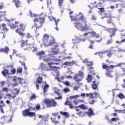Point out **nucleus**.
<instances>
[{
	"label": "nucleus",
	"mask_w": 125,
	"mask_h": 125,
	"mask_svg": "<svg viewBox=\"0 0 125 125\" xmlns=\"http://www.w3.org/2000/svg\"><path fill=\"white\" fill-rule=\"evenodd\" d=\"M70 18H71V21H82V22H74L75 27L78 30H80V31L90 30V26L87 24L86 18L84 17L82 13H80L78 15H76L73 17L70 16Z\"/></svg>",
	"instance_id": "nucleus-1"
},
{
	"label": "nucleus",
	"mask_w": 125,
	"mask_h": 125,
	"mask_svg": "<svg viewBox=\"0 0 125 125\" xmlns=\"http://www.w3.org/2000/svg\"><path fill=\"white\" fill-rule=\"evenodd\" d=\"M30 14L29 16L30 17L34 18V26L32 27V29H35L36 28V30H38L39 28H41L42 25L44 23V17H45V14L42 13L40 15H37L35 14H32V12H30Z\"/></svg>",
	"instance_id": "nucleus-2"
},
{
	"label": "nucleus",
	"mask_w": 125,
	"mask_h": 125,
	"mask_svg": "<svg viewBox=\"0 0 125 125\" xmlns=\"http://www.w3.org/2000/svg\"><path fill=\"white\" fill-rule=\"evenodd\" d=\"M37 55L38 56H39V59L41 60L42 59L43 61H44V62H49V61H51L52 60V59H50L49 58H44V56H45V53L43 51H40L37 53ZM62 56H59V58L60 59H53L54 61H58V62L61 61V60H62L63 59H66V58H71V57H65V55L66 54L65 53H62Z\"/></svg>",
	"instance_id": "nucleus-3"
},
{
	"label": "nucleus",
	"mask_w": 125,
	"mask_h": 125,
	"mask_svg": "<svg viewBox=\"0 0 125 125\" xmlns=\"http://www.w3.org/2000/svg\"><path fill=\"white\" fill-rule=\"evenodd\" d=\"M10 27H11V29H16V33L19 34L20 36H22L24 37L25 34L23 33L25 30V26L22 24H21L18 22H16L15 24H12Z\"/></svg>",
	"instance_id": "nucleus-4"
},
{
	"label": "nucleus",
	"mask_w": 125,
	"mask_h": 125,
	"mask_svg": "<svg viewBox=\"0 0 125 125\" xmlns=\"http://www.w3.org/2000/svg\"><path fill=\"white\" fill-rule=\"evenodd\" d=\"M42 41L45 46H52L55 43L54 38L51 36H48L47 34H44Z\"/></svg>",
	"instance_id": "nucleus-5"
},
{
	"label": "nucleus",
	"mask_w": 125,
	"mask_h": 125,
	"mask_svg": "<svg viewBox=\"0 0 125 125\" xmlns=\"http://www.w3.org/2000/svg\"><path fill=\"white\" fill-rule=\"evenodd\" d=\"M21 47L22 48H23V49H24V50L26 49H32L33 52H35L36 51H37V50H38V49L37 48V47H35V46H30V45H27L26 44V42H25V41H21Z\"/></svg>",
	"instance_id": "nucleus-6"
},
{
	"label": "nucleus",
	"mask_w": 125,
	"mask_h": 125,
	"mask_svg": "<svg viewBox=\"0 0 125 125\" xmlns=\"http://www.w3.org/2000/svg\"><path fill=\"white\" fill-rule=\"evenodd\" d=\"M42 102L45 103L47 107H52V106L53 107H55V106H57V103L54 100L45 99L43 100Z\"/></svg>",
	"instance_id": "nucleus-7"
},
{
	"label": "nucleus",
	"mask_w": 125,
	"mask_h": 125,
	"mask_svg": "<svg viewBox=\"0 0 125 125\" xmlns=\"http://www.w3.org/2000/svg\"><path fill=\"white\" fill-rule=\"evenodd\" d=\"M85 36H87L86 38L87 39H88V40H89V38L88 37H90V36L91 37L96 38V39H98L99 38V35L96 34V33H95V32L94 31L86 33L84 34V35L83 36V37L84 38Z\"/></svg>",
	"instance_id": "nucleus-8"
},
{
	"label": "nucleus",
	"mask_w": 125,
	"mask_h": 125,
	"mask_svg": "<svg viewBox=\"0 0 125 125\" xmlns=\"http://www.w3.org/2000/svg\"><path fill=\"white\" fill-rule=\"evenodd\" d=\"M83 72L80 71L78 74L74 75V79L76 82H81L83 80Z\"/></svg>",
	"instance_id": "nucleus-9"
},
{
	"label": "nucleus",
	"mask_w": 125,
	"mask_h": 125,
	"mask_svg": "<svg viewBox=\"0 0 125 125\" xmlns=\"http://www.w3.org/2000/svg\"><path fill=\"white\" fill-rule=\"evenodd\" d=\"M125 63H120L119 64L116 65L115 66L110 65L108 66L106 64H103V69H105L106 70H109V69H113L114 67H122V65H125Z\"/></svg>",
	"instance_id": "nucleus-10"
},
{
	"label": "nucleus",
	"mask_w": 125,
	"mask_h": 125,
	"mask_svg": "<svg viewBox=\"0 0 125 125\" xmlns=\"http://www.w3.org/2000/svg\"><path fill=\"white\" fill-rule=\"evenodd\" d=\"M86 96L87 97H89L90 99H93V98H97L99 97V94L97 92L91 93H89V94L86 93Z\"/></svg>",
	"instance_id": "nucleus-11"
},
{
	"label": "nucleus",
	"mask_w": 125,
	"mask_h": 125,
	"mask_svg": "<svg viewBox=\"0 0 125 125\" xmlns=\"http://www.w3.org/2000/svg\"><path fill=\"white\" fill-rule=\"evenodd\" d=\"M101 6H102V3L101 2H99L98 3L97 5H96L95 7L98 8V9L99 10V13L101 15H102V14L104 13L105 11L104 10V8H99V7H101Z\"/></svg>",
	"instance_id": "nucleus-12"
},
{
	"label": "nucleus",
	"mask_w": 125,
	"mask_h": 125,
	"mask_svg": "<svg viewBox=\"0 0 125 125\" xmlns=\"http://www.w3.org/2000/svg\"><path fill=\"white\" fill-rule=\"evenodd\" d=\"M55 73H56V74L54 73V71L53 72V76H56V79H58V82H62V80H64V77H63V76H61L60 77V79H59V71H58V70L57 71L55 72Z\"/></svg>",
	"instance_id": "nucleus-13"
},
{
	"label": "nucleus",
	"mask_w": 125,
	"mask_h": 125,
	"mask_svg": "<svg viewBox=\"0 0 125 125\" xmlns=\"http://www.w3.org/2000/svg\"><path fill=\"white\" fill-rule=\"evenodd\" d=\"M50 52H52L53 54H54V55H57V54H58V53H59L60 52L59 49H56L55 48H51L50 50L49 51V53Z\"/></svg>",
	"instance_id": "nucleus-14"
},
{
	"label": "nucleus",
	"mask_w": 125,
	"mask_h": 125,
	"mask_svg": "<svg viewBox=\"0 0 125 125\" xmlns=\"http://www.w3.org/2000/svg\"><path fill=\"white\" fill-rule=\"evenodd\" d=\"M117 31V28H110L108 30L109 33L111 34L110 35V38H112V37H114L115 36V33H116V31Z\"/></svg>",
	"instance_id": "nucleus-15"
},
{
	"label": "nucleus",
	"mask_w": 125,
	"mask_h": 125,
	"mask_svg": "<svg viewBox=\"0 0 125 125\" xmlns=\"http://www.w3.org/2000/svg\"><path fill=\"white\" fill-rule=\"evenodd\" d=\"M1 122L2 123H10L12 122V119H10L8 121V118L6 116H3L1 118Z\"/></svg>",
	"instance_id": "nucleus-16"
},
{
	"label": "nucleus",
	"mask_w": 125,
	"mask_h": 125,
	"mask_svg": "<svg viewBox=\"0 0 125 125\" xmlns=\"http://www.w3.org/2000/svg\"><path fill=\"white\" fill-rule=\"evenodd\" d=\"M73 43H79L81 41L82 42H84L85 39L80 40L78 37H76L74 39L72 40Z\"/></svg>",
	"instance_id": "nucleus-17"
},
{
	"label": "nucleus",
	"mask_w": 125,
	"mask_h": 125,
	"mask_svg": "<svg viewBox=\"0 0 125 125\" xmlns=\"http://www.w3.org/2000/svg\"><path fill=\"white\" fill-rule=\"evenodd\" d=\"M49 19H50V21H54L56 23V26L58 25V22L60 21V19L56 20L55 18H53V17H49Z\"/></svg>",
	"instance_id": "nucleus-18"
},
{
	"label": "nucleus",
	"mask_w": 125,
	"mask_h": 125,
	"mask_svg": "<svg viewBox=\"0 0 125 125\" xmlns=\"http://www.w3.org/2000/svg\"><path fill=\"white\" fill-rule=\"evenodd\" d=\"M85 113L88 115V117L90 118L91 116H93L94 114L93 113V110L92 108L89 109V112H86Z\"/></svg>",
	"instance_id": "nucleus-19"
},
{
	"label": "nucleus",
	"mask_w": 125,
	"mask_h": 125,
	"mask_svg": "<svg viewBox=\"0 0 125 125\" xmlns=\"http://www.w3.org/2000/svg\"><path fill=\"white\" fill-rule=\"evenodd\" d=\"M2 75H3V76L6 78H9L8 77V70H7V69H5L2 71Z\"/></svg>",
	"instance_id": "nucleus-20"
},
{
	"label": "nucleus",
	"mask_w": 125,
	"mask_h": 125,
	"mask_svg": "<svg viewBox=\"0 0 125 125\" xmlns=\"http://www.w3.org/2000/svg\"><path fill=\"white\" fill-rule=\"evenodd\" d=\"M9 49L7 47H5V48L0 49V52H4L5 53H8Z\"/></svg>",
	"instance_id": "nucleus-21"
},
{
	"label": "nucleus",
	"mask_w": 125,
	"mask_h": 125,
	"mask_svg": "<svg viewBox=\"0 0 125 125\" xmlns=\"http://www.w3.org/2000/svg\"><path fill=\"white\" fill-rule=\"evenodd\" d=\"M1 27H2V31L4 32V33H7V31H8V30L7 29V28H6V25H5V24L4 23H3L2 24Z\"/></svg>",
	"instance_id": "nucleus-22"
},
{
	"label": "nucleus",
	"mask_w": 125,
	"mask_h": 125,
	"mask_svg": "<svg viewBox=\"0 0 125 125\" xmlns=\"http://www.w3.org/2000/svg\"><path fill=\"white\" fill-rule=\"evenodd\" d=\"M41 69L42 70H45V71H48V68H47V67H46V65L45 64H43V63L42 62L41 64Z\"/></svg>",
	"instance_id": "nucleus-23"
},
{
	"label": "nucleus",
	"mask_w": 125,
	"mask_h": 125,
	"mask_svg": "<svg viewBox=\"0 0 125 125\" xmlns=\"http://www.w3.org/2000/svg\"><path fill=\"white\" fill-rule=\"evenodd\" d=\"M13 1L15 2L16 7H20L21 3L19 0H13Z\"/></svg>",
	"instance_id": "nucleus-24"
},
{
	"label": "nucleus",
	"mask_w": 125,
	"mask_h": 125,
	"mask_svg": "<svg viewBox=\"0 0 125 125\" xmlns=\"http://www.w3.org/2000/svg\"><path fill=\"white\" fill-rule=\"evenodd\" d=\"M6 96L7 97L8 99H14L15 98V95H12L11 94H7Z\"/></svg>",
	"instance_id": "nucleus-25"
},
{
	"label": "nucleus",
	"mask_w": 125,
	"mask_h": 125,
	"mask_svg": "<svg viewBox=\"0 0 125 125\" xmlns=\"http://www.w3.org/2000/svg\"><path fill=\"white\" fill-rule=\"evenodd\" d=\"M20 91L18 89H14V90H12V94L14 95H15V97H16V95L19 93Z\"/></svg>",
	"instance_id": "nucleus-26"
},
{
	"label": "nucleus",
	"mask_w": 125,
	"mask_h": 125,
	"mask_svg": "<svg viewBox=\"0 0 125 125\" xmlns=\"http://www.w3.org/2000/svg\"><path fill=\"white\" fill-rule=\"evenodd\" d=\"M75 63V61H73L72 62H64V65L66 66H73V64Z\"/></svg>",
	"instance_id": "nucleus-27"
},
{
	"label": "nucleus",
	"mask_w": 125,
	"mask_h": 125,
	"mask_svg": "<svg viewBox=\"0 0 125 125\" xmlns=\"http://www.w3.org/2000/svg\"><path fill=\"white\" fill-rule=\"evenodd\" d=\"M83 102V100H82L81 99H78L77 100H75L74 102H73V103L75 105H78L80 103H82Z\"/></svg>",
	"instance_id": "nucleus-28"
},
{
	"label": "nucleus",
	"mask_w": 125,
	"mask_h": 125,
	"mask_svg": "<svg viewBox=\"0 0 125 125\" xmlns=\"http://www.w3.org/2000/svg\"><path fill=\"white\" fill-rule=\"evenodd\" d=\"M87 81L88 83H90L92 80H93V77L91 75H88L87 78Z\"/></svg>",
	"instance_id": "nucleus-29"
},
{
	"label": "nucleus",
	"mask_w": 125,
	"mask_h": 125,
	"mask_svg": "<svg viewBox=\"0 0 125 125\" xmlns=\"http://www.w3.org/2000/svg\"><path fill=\"white\" fill-rule=\"evenodd\" d=\"M29 113V110L26 109L22 111V116L23 117H26V116H28Z\"/></svg>",
	"instance_id": "nucleus-30"
},
{
	"label": "nucleus",
	"mask_w": 125,
	"mask_h": 125,
	"mask_svg": "<svg viewBox=\"0 0 125 125\" xmlns=\"http://www.w3.org/2000/svg\"><path fill=\"white\" fill-rule=\"evenodd\" d=\"M60 114L61 115H62V116H64L65 118H69V114H68V113L66 112H63V111H60Z\"/></svg>",
	"instance_id": "nucleus-31"
},
{
	"label": "nucleus",
	"mask_w": 125,
	"mask_h": 125,
	"mask_svg": "<svg viewBox=\"0 0 125 125\" xmlns=\"http://www.w3.org/2000/svg\"><path fill=\"white\" fill-rule=\"evenodd\" d=\"M49 87V85H48V84H46L44 86V88L43 89L44 93H45V92H46V91H47Z\"/></svg>",
	"instance_id": "nucleus-32"
},
{
	"label": "nucleus",
	"mask_w": 125,
	"mask_h": 125,
	"mask_svg": "<svg viewBox=\"0 0 125 125\" xmlns=\"http://www.w3.org/2000/svg\"><path fill=\"white\" fill-rule=\"evenodd\" d=\"M54 91L55 93L57 94L58 96L61 95H60V90L58 89L57 88H54Z\"/></svg>",
	"instance_id": "nucleus-33"
},
{
	"label": "nucleus",
	"mask_w": 125,
	"mask_h": 125,
	"mask_svg": "<svg viewBox=\"0 0 125 125\" xmlns=\"http://www.w3.org/2000/svg\"><path fill=\"white\" fill-rule=\"evenodd\" d=\"M21 81H22V78H17V77H15V78H14L13 79V82H19V83H21Z\"/></svg>",
	"instance_id": "nucleus-34"
},
{
	"label": "nucleus",
	"mask_w": 125,
	"mask_h": 125,
	"mask_svg": "<svg viewBox=\"0 0 125 125\" xmlns=\"http://www.w3.org/2000/svg\"><path fill=\"white\" fill-rule=\"evenodd\" d=\"M59 63H54L53 62H48L47 63V65H48L49 68H52V65H57Z\"/></svg>",
	"instance_id": "nucleus-35"
},
{
	"label": "nucleus",
	"mask_w": 125,
	"mask_h": 125,
	"mask_svg": "<svg viewBox=\"0 0 125 125\" xmlns=\"http://www.w3.org/2000/svg\"><path fill=\"white\" fill-rule=\"evenodd\" d=\"M83 63H87V66H91V65L93 64L92 62H88V61H87V59H85L84 61H83Z\"/></svg>",
	"instance_id": "nucleus-36"
},
{
	"label": "nucleus",
	"mask_w": 125,
	"mask_h": 125,
	"mask_svg": "<svg viewBox=\"0 0 125 125\" xmlns=\"http://www.w3.org/2000/svg\"><path fill=\"white\" fill-rule=\"evenodd\" d=\"M28 117H35L36 116V113L35 112H31L30 111H28Z\"/></svg>",
	"instance_id": "nucleus-37"
},
{
	"label": "nucleus",
	"mask_w": 125,
	"mask_h": 125,
	"mask_svg": "<svg viewBox=\"0 0 125 125\" xmlns=\"http://www.w3.org/2000/svg\"><path fill=\"white\" fill-rule=\"evenodd\" d=\"M58 5L59 7H61L62 6V4H63V2H64V0H58Z\"/></svg>",
	"instance_id": "nucleus-38"
},
{
	"label": "nucleus",
	"mask_w": 125,
	"mask_h": 125,
	"mask_svg": "<svg viewBox=\"0 0 125 125\" xmlns=\"http://www.w3.org/2000/svg\"><path fill=\"white\" fill-rule=\"evenodd\" d=\"M2 98V97H1V95H0V100ZM2 106H4V103H3V101H0V107H2Z\"/></svg>",
	"instance_id": "nucleus-39"
},
{
	"label": "nucleus",
	"mask_w": 125,
	"mask_h": 125,
	"mask_svg": "<svg viewBox=\"0 0 125 125\" xmlns=\"http://www.w3.org/2000/svg\"><path fill=\"white\" fill-rule=\"evenodd\" d=\"M80 97L81 96L80 95H76L72 96L70 97V98L77 99V98H80Z\"/></svg>",
	"instance_id": "nucleus-40"
},
{
	"label": "nucleus",
	"mask_w": 125,
	"mask_h": 125,
	"mask_svg": "<svg viewBox=\"0 0 125 125\" xmlns=\"http://www.w3.org/2000/svg\"><path fill=\"white\" fill-rule=\"evenodd\" d=\"M95 4H96V1H95L94 3H91L89 5H88V6L90 7V8L92 9L93 8V7H95Z\"/></svg>",
	"instance_id": "nucleus-41"
},
{
	"label": "nucleus",
	"mask_w": 125,
	"mask_h": 125,
	"mask_svg": "<svg viewBox=\"0 0 125 125\" xmlns=\"http://www.w3.org/2000/svg\"><path fill=\"white\" fill-rule=\"evenodd\" d=\"M105 76H106V77H108V78H113V75H112V74H111V73H110L109 72H106L105 74Z\"/></svg>",
	"instance_id": "nucleus-42"
},
{
	"label": "nucleus",
	"mask_w": 125,
	"mask_h": 125,
	"mask_svg": "<svg viewBox=\"0 0 125 125\" xmlns=\"http://www.w3.org/2000/svg\"><path fill=\"white\" fill-rule=\"evenodd\" d=\"M78 107L81 109H83L86 108V107H85V106L84 104L80 105Z\"/></svg>",
	"instance_id": "nucleus-43"
},
{
	"label": "nucleus",
	"mask_w": 125,
	"mask_h": 125,
	"mask_svg": "<svg viewBox=\"0 0 125 125\" xmlns=\"http://www.w3.org/2000/svg\"><path fill=\"white\" fill-rule=\"evenodd\" d=\"M42 78L39 77L37 80V83H42Z\"/></svg>",
	"instance_id": "nucleus-44"
},
{
	"label": "nucleus",
	"mask_w": 125,
	"mask_h": 125,
	"mask_svg": "<svg viewBox=\"0 0 125 125\" xmlns=\"http://www.w3.org/2000/svg\"><path fill=\"white\" fill-rule=\"evenodd\" d=\"M18 73L21 74L22 73V67H19L17 69Z\"/></svg>",
	"instance_id": "nucleus-45"
},
{
	"label": "nucleus",
	"mask_w": 125,
	"mask_h": 125,
	"mask_svg": "<svg viewBox=\"0 0 125 125\" xmlns=\"http://www.w3.org/2000/svg\"><path fill=\"white\" fill-rule=\"evenodd\" d=\"M30 99L31 100H32V99H36V94H32L30 97Z\"/></svg>",
	"instance_id": "nucleus-46"
},
{
	"label": "nucleus",
	"mask_w": 125,
	"mask_h": 125,
	"mask_svg": "<svg viewBox=\"0 0 125 125\" xmlns=\"http://www.w3.org/2000/svg\"><path fill=\"white\" fill-rule=\"evenodd\" d=\"M119 98H121V99L123 98H125V96H124V94H122V93H120L119 95Z\"/></svg>",
	"instance_id": "nucleus-47"
},
{
	"label": "nucleus",
	"mask_w": 125,
	"mask_h": 125,
	"mask_svg": "<svg viewBox=\"0 0 125 125\" xmlns=\"http://www.w3.org/2000/svg\"><path fill=\"white\" fill-rule=\"evenodd\" d=\"M51 119L53 124H55V125H57V124H58V121H55L54 119H53L52 118H51Z\"/></svg>",
	"instance_id": "nucleus-48"
},
{
	"label": "nucleus",
	"mask_w": 125,
	"mask_h": 125,
	"mask_svg": "<svg viewBox=\"0 0 125 125\" xmlns=\"http://www.w3.org/2000/svg\"><path fill=\"white\" fill-rule=\"evenodd\" d=\"M80 88V86H73V90H78Z\"/></svg>",
	"instance_id": "nucleus-49"
},
{
	"label": "nucleus",
	"mask_w": 125,
	"mask_h": 125,
	"mask_svg": "<svg viewBox=\"0 0 125 125\" xmlns=\"http://www.w3.org/2000/svg\"><path fill=\"white\" fill-rule=\"evenodd\" d=\"M26 37L27 39H30V38H32V35L30 33H27L26 35Z\"/></svg>",
	"instance_id": "nucleus-50"
},
{
	"label": "nucleus",
	"mask_w": 125,
	"mask_h": 125,
	"mask_svg": "<svg viewBox=\"0 0 125 125\" xmlns=\"http://www.w3.org/2000/svg\"><path fill=\"white\" fill-rule=\"evenodd\" d=\"M104 53H105V52H100V53H95V55H97L99 54V55L100 56L101 58V56L103 54H104Z\"/></svg>",
	"instance_id": "nucleus-51"
},
{
	"label": "nucleus",
	"mask_w": 125,
	"mask_h": 125,
	"mask_svg": "<svg viewBox=\"0 0 125 125\" xmlns=\"http://www.w3.org/2000/svg\"><path fill=\"white\" fill-rule=\"evenodd\" d=\"M13 54H15L16 56H19V57H20V54H17V51H16L15 50H13Z\"/></svg>",
	"instance_id": "nucleus-52"
},
{
	"label": "nucleus",
	"mask_w": 125,
	"mask_h": 125,
	"mask_svg": "<svg viewBox=\"0 0 125 125\" xmlns=\"http://www.w3.org/2000/svg\"><path fill=\"white\" fill-rule=\"evenodd\" d=\"M117 121H119V118H113L111 119V122H117Z\"/></svg>",
	"instance_id": "nucleus-53"
},
{
	"label": "nucleus",
	"mask_w": 125,
	"mask_h": 125,
	"mask_svg": "<svg viewBox=\"0 0 125 125\" xmlns=\"http://www.w3.org/2000/svg\"><path fill=\"white\" fill-rule=\"evenodd\" d=\"M72 102H69V101H66L65 102V105H71Z\"/></svg>",
	"instance_id": "nucleus-54"
},
{
	"label": "nucleus",
	"mask_w": 125,
	"mask_h": 125,
	"mask_svg": "<svg viewBox=\"0 0 125 125\" xmlns=\"http://www.w3.org/2000/svg\"><path fill=\"white\" fill-rule=\"evenodd\" d=\"M93 89H96L97 88V85L96 84H93L92 85Z\"/></svg>",
	"instance_id": "nucleus-55"
},
{
	"label": "nucleus",
	"mask_w": 125,
	"mask_h": 125,
	"mask_svg": "<svg viewBox=\"0 0 125 125\" xmlns=\"http://www.w3.org/2000/svg\"><path fill=\"white\" fill-rule=\"evenodd\" d=\"M63 91L65 92V93H67V92H70V89L68 88H64L63 89Z\"/></svg>",
	"instance_id": "nucleus-56"
},
{
	"label": "nucleus",
	"mask_w": 125,
	"mask_h": 125,
	"mask_svg": "<svg viewBox=\"0 0 125 125\" xmlns=\"http://www.w3.org/2000/svg\"><path fill=\"white\" fill-rule=\"evenodd\" d=\"M2 91H4L5 92H8V88L4 87L2 88Z\"/></svg>",
	"instance_id": "nucleus-57"
},
{
	"label": "nucleus",
	"mask_w": 125,
	"mask_h": 125,
	"mask_svg": "<svg viewBox=\"0 0 125 125\" xmlns=\"http://www.w3.org/2000/svg\"><path fill=\"white\" fill-rule=\"evenodd\" d=\"M125 42V39H123L122 41H116V43H121V42Z\"/></svg>",
	"instance_id": "nucleus-58"
},
{
	"label": "nucleus",
	"mask_w": 125,
	"mask_h": 125,
	"mask_svg": "<svg viewBox=\"0 0 125 125\" xmlns=\"http://www.w3.org/2000/svg\"><path fill=\"white\" fill-rule=\"evenodd\" d=\"M27 110H28V111H32L33 110H36V108L35 107H30L29 108V109H28Z\"/></svg>",
	"instance_id": "nucleus-59"
},
{
	"label": "nucleus",
	"mask_w": 125,
	"mask_h": 125,
	"mask_svg": "<svg viewBox=\"0 0 125 125\" xmlns=\"http://www.w3.org/2000/svg\"><path fill=\"white\" fill-rule=\"evenodd\" d=\"M64 84H65V85H67V86L70 85V82H69V81H65V82H64Z\"/></svg>",
	"instance_id": "nucleus-60"
},
{
	"label": "nucleus",
	"mask_w": 125,
	"mask_h": 125,
	"mask_svg": "<svg viewBox=\"0 0 125 125\" xmlns=\"http://www.w3.org/2000/svg\"><path fill=\"white\" fill-rule=\"evenodd\" d=\"M36 109L37 110H40V109H41V105L40 104H37L36 106Z\"/></svg>",
	"instance_id": "nucleus-61"
},
{
	"label": "nucleus",
	"mask_w": 125,
	"mask_h": 125,
	"mask_svg": "<svg viewBox=\"0 0 125 125\" xmlns=\"http://www.w3.org/2000/svg\"><path fill=\"white\" fill-rule=\"evenodd\" d=\"M16 72V70L15 69H13L11 71V74H12V75H14Z\"/></svg>",
	"instance_id": "nucleus-62"
},
{
	"label": "nucleus",
	"mask_w": 125,
	"mask_h": 125,
	"mask_svg": "<svg viewBox=\"0 0 125 125\" xmlns=\"http://www.w3.org/2000/svg\"><path fill=\"white\" fill-rule=\"evenodd\" d=\"M58 47H59V45H58V44H56L54 45V47L53 48H55V49H58V48H57Z\"/></svg>",
	"instance_id": "nucleus-63"
},
{
	"label": "nucleus",
	"mask_w": 125,
	"mask_h": 125,
	"mask_svg": "<svg viewBox=\"0 0 125 125\" xmlns=\"http://www.w3.org/2000/svg\"><path fill=\"white\" fill-rule=\"evenodd\" d=\"M119 52H125V50H122L121 49H119L118 50Z\"/></svg>",
	"instance_id": "nucleus-64"
}]
</instances>
